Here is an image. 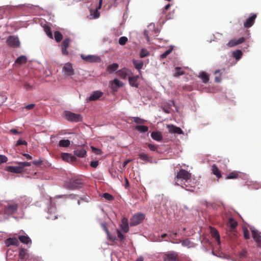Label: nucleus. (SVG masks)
Here are the masks:
<instances>
[{"label":"nucleus","mask_w":261,"mask_h":261,"mask_svg":"<svg viewBox=\"0 0 261 261\" xmlns=\"http://www.w3.org/2000/svg\"><path fill=\"white\" fill-rule=\"evenodd\" d=\"M185 72L181 67H176L175 68V72L173 74L175 77H178L180 75L184 74Z\"/></svg>","instance_id":"obj_34"},{"label":"nucleus","mask_w":261,"mask_h":261,"mask_svg":"<svg viewBox=\"0 0 261 261\" xmlns=\"http://www.w3.org/2000/svg\"><path fill=\"white\" fill-rule=\"evenodd\" d=\"M34 107H35V105L32 103V104H29V105H28L27 106H26L25 107V108L28 110H31V109H32L33 108H34Z\"/></svg>","instance_id":"obj_63"},{"label":"nucleus","mask_w":261,"mask_h":261,"mask_svg":"<svg viewBox=\"0 0 261 261\" xmlns=\"http://www.w3.org/2000/svg\"><path fill=\"white\" fill-rule=\"evenodd\" d=\"M133 63L136 69L140 70L143 66V62L142 61H138L137 60H133Z\"/></svg>","instance_id":"obj_31"},{"label":"nucleus","mask_w":261,"mask_h":261,"mask_svg":"<svg viewBox=\"0 0 261 261\" xmlns=\"http://www.w3.org/2000/svg\"><path fill=\"white\" fill-rule=\"evenodd\" d=\"M65 118L70 121L80 122L82 121V117L79 114H75L70 112H66L65 115Z\"/></svg>","instance_id":"obj_4"},{"label":"nucleus","mask_w":261,"mask_h":261,"mask_svg":"<svg viewBox=\"0 0 261 261\" xmlns=\"http://www.w3.org/2000/svg\"><path fill=\"white\" fill-rule=\"evenodd\" d=\"M212 235L213 238H216L218 241H220V236L218 231L215 228H212L211 229Z\"/></svg>","instance_id":"obj_41"},{"label":"nucleus","mask_w":261,"mask_h":261,"mask_svg":"<svg viewBox=\"0 0 261 261\" xmlns=\"http://www.w3.org/2000/svg\"><path fill=\"white\" fill-rule=\"evenodd\" d=\"M127 40V37L124 36L121 37L119 39V43L121 45H124L126 43Z\"/></svg>","instance_id":"obj_47"},{"label":"nucleus","mask_w":261,"mask_h":261,"mask_svg":"<svg viewBox=\"0 0 261 261\" xmlns=\"http://www.w3.org/2000/svg\"><path fill=\"white\" fill-rule=\"evenodd\" d=\"M121 227L124 232H127L129 230L128 220L124 217L121 220Z\"/></svg>","instance_id":"obj_22"},{"label":"nucleus","mask_w":261,"mask_h":261,"mask_svg":"<svg viewBox=\"0 0 261 261\" xmlns=\"http://www.w3.org/2000/svg\"><path fill=\"white\" fill-rule=\"evenodd\" d=\"M245 40V39L243 37H241L238 39H232L228 42L227 45L229 47H233L244 42Z\"/></svg>","instance_id":"obj_19"},{"label":"nucleus","mask_w":261,"mask_h":261,"mask_svg":"<svg viewBox=\"0 0 261 261\" xmlns=\"http://www.w3.org/2000/svg\"><path fill=\"white\" fill-rule=\"evenodd\" d=\"M242 56V53L240 50H237L233 52V57L237 60H239Z\"/></svg>","instance_id":"obj_43"},{"label":"nucleus","mask_w":261,"mask_h":261,"mask_svg":"<svg viewBox=\"0 0 261 261\" xmlns=\"http://www.w3.org/2000/svg\"><path fill=\"white\" fill-rule=\"evenodd\" d=\"M18 208V205L16 203L8 204L5 206L4 212L7 215H12L15 213Z\"/></svg>","instance_id":"obj_6"},{"label":"nucleus","mask_w":261,"mask_h":261,"mask_svg":"<svg viewBox=\"0 0 261 261\" xmlns=\"http://www.w3.org/2000/svg\"><path fill=\"white\" fill-rule=\"evenodd\" d=\"M27 142L25 140H22L21 139H19L16 145V146H19V145H27Z\"/></svg>","instance_id":"obj_54"},{"label":"nucleus","mask_w":261,"mask_h":261,"mask_svg":"<svg viewBox=\"0 0 261 261\" xmlns=\"http://www.w3.org/2000/svg\"><path fill=\"white\" fill-rule=\"evenodd\" d=\"M82 183L79 179L73 180L71 181L70 186L73 189H78L82 187Z\"/></svg>","instance_id":"obj_25"},{"label":"nucleus","mask_w":261,"mask_h":261,"mask_svg":"<svg viewBox=\"0 0 261 261\" xmlns=\"http://www.w3.org/2000/svg\"><path fill=\"white\" fill-rule=\"evenodd\" d=\"M104 229H105L106 232H107L108 236L109 237V238L111 241L114 242L115 241H116L117 240L116 237L112 236L110 235V233L108 228H107L106 226H105V225L104 226Z\"/></svg>","instance_id":"obj_46"},{"label":"nucleus","mask_w":261,"mask_h":261,"mask_svg":"<svg viewBox=\"0 0 261 261\" xmlns=\"http://www.w3.org/2000/svg\"><path fill=\"white\" fill-rule=\"evenodd\" d=\"M23 88L27 90H29L33 89V86L31 85L29 83L25 82L23 84Z\"/></svg>","instance_id":"obj_57"},{"label":"nucleus","mask_w":261,"mask_h":261,"mask_svg":"<svg viewBox=\"0 0 261 261\" xmlns=\"http://www.w3.org/2000/svg\"><path fill=\"white\" fill-rule=\"evenodd\" d=\"M81 57L84 61L90 63L99 62L100 60V58L94 55L86 56L82 54Z\"/></svg>","instance_id":"obj_14"},{"label":"nucleus","mask_w":261,"mask_h":261,"mask_svg":"<svg viewBox=\"0 0 261 261\" xmlns=\"http://www.w3.org/2000/svg\"><path fill=\"white\" fill-rule=\"evenodd\" d=\"M8 161V158L4 155L0 154V165L2 163H6Z\"/></svg>","instance_id":"obj_55"},{"label":"nucleus","mask_w":261,"mask_h":261,"mask_svg":"<svg viewBox=\"0 0 261 261\" xmlns=\"http://www.w3.org/2000/svg\"><path fill=\"white\" fill-rule=\"evenodd\" d=\"M153 31L155 34L158 33L159 32L158 29H155L154 24H150L148 27L147 29L145 30L144 32V34L145 36L148 41H149V35H151Z\"/></svg>","instance_id":"obj_9"},{"label":"nucleus","mask_w":261,"mask_h":261,"mask_svg":"<svg viewBox=\"0 0 261 261\" xmlns=\"http://www.w3.org/2000/svg\"><path fill=\"white\" fill-rule=\"evenodd\" d=\"M5 244L7 247H9L11 245L18 246L19 244V242L16 238H9L5 241Z\"/></svg>","instance_id":"obj_18"},{"label":"nucleus","mask_w":261,"mask_h":261,"mask_svg":"<svg viewBox=\"0 0 261 261\" xmlns=\"http://www.w3.org/2000/svg\"><path fill=\"white\" fill-rule=\"evenodd\" d=\"M139 77V75L129 77L128 81L130 85L132 87H138L139 86V83L138 82Z\"/></svg>","instance_id":"obj_21"},{"label":"nucleus","mask_w":261,"mask_h":261,"mask_svg":"<svg viewBox=\"0 0 261 261\" xmlns=\"http://www.w3.org/2000/svg\"><path fill=\"white\" fill-rule=\"evenodd\" d=\"M113 84H114L115 85H116L118 87H121L123 86V83L119 80H118L117 79H115L113 82Z\"/></svg>","instance_id":"obj_52"},{"label":"nucleus","mask_w":261,"mask_h":261,"mask_svg":"<svg viewBox=\"0 0 261 261\" xmlns=\"http://www.w3.org/2000/svg\"><path fill=\"white\" fill-rule=\"evenodd\" d=\"M119 67V65L117 63H113L109 65L107 68V70L109 71L110 73L115 71Z\"/></svg>","instance_id":"obj_30"},{"label":"nucleus","mask_w":261,"mask_h":261,"mask_svg":"<svg viewBox=\"0 0 261 261\" xmlns=\"http://www.w3.org/2000/svg\"><path fill=\"white\" fill-rule=\"evenodd\" d=\"M61 158L63 161L67 162L72 163L76 161L75 156L68 153H62L61 154Z\"/></svg>","instance_id":"obj_15"},{"label":"nucleus","mask_w":261,"mask_h":261,"mask_svg":"<svg viewBox=\"0 0 261 261\" xmlns=\"http://www.w3.org/2000/svg\"><path fill=\"white\" fill-rule=\"evenodd\" d=\"M145 218V215L141 213L134 215L130 219V225L136 226L141 223Z\"/></svg>","instance_id":"obj_3"},{"label":"nucleus","mask_w":261,"mask_h":261,"mask_svg":"<svg viewBox=\"0 0 261 261\" xmlns=\"http://www.w3.org/2000/svg\"><path fill=\"white\" fill-rule=\"evenodd\" d=\"M70 39L69 38L65 39L62 42V52L64 55H68V51L67 49L69 47Z\"/></svg>","instance_id":"obj_16"},{"label":"nucleus","mask_w":261,"mask_h":261,"mask_svg":"<svg viewBox=\"0 0 261 261\" xmlns=\"http://www.w3.org/2000/svg\"><path fill=\"white\" fill-rule=\"evenodd\" d=\"M62 72L65 76H71L74 74V70L72 65L69 62L65 64L63 66Z\"/></svg>","instance_id":"obj_5"},{"label":"nucleus","mask_w":261,"mask_h":261,"mask_svg":"<svg viewBox=\"0 0 261 261\" xmlns=\"http://www.w3.org/2000/svg\"><path fill=\"white\" fill-rule=\"evenodd\" d=\"M74 154L79 158H84L87 154V151L84 146H78L74 151Z\"/></svg>","instance_id":"obj_13"},{"label":"nucleus","mask_w":261,"mask_h":261,"mask_svg":"<svg viewBox=\"0 0 261 261\" xmlns=\"http://www.w3.org/2000/svg\"><path fill=\"white\" fill-rule=\"evenodd\" d=\"M133 120L134 122L139 124H143L146 122L145 120H144L138 117H133Z\"/></svg>","instance_id":"obj_42"},{"label":"nucleus","mask_w":261,"mask_h":261,"mask_svg":"<svg viewBox=\"0 0 261 261\" xmlns=\"http://www.w3.org/2000/svg\"><path fill=\"white\" fill-rule=\"evenodd\" d=\"M32 163L35 165H40L42 164V161H41V160H35L33 161Z\"/></svg>","instance_id":"obj_62"},{"label":"nucleus","mask_w":261,"mask_h":261,"mask_svg":"<svg viewBox=\"0 0 261 261\" xmlns=\"http://www.w3.org/2000/svg\"><path fill=\"white\" fill-rule=\"evenodd\" d=\"M70 142L69 140H61L59 142V145L63 147H67L69 146Z\"/></svg>","instance_id":"obj_35"},{"label":"nucleus","mask_w":261,"mask_h":261,"mask_svg":"<svg viewBox=\"0 0 261 261\" xmlns=\"http://www.w3.org/2000/svg\"><path fill=\"white\" fill-rule=\"evenodd\" d=\"M118 237L120 239L121 241H123L125 239V236L119 230H117Z\"/></svg>","instance_id":"obj_61"},{"label":"nucleus","mask_w":261,"mask_h":261,"mask_svg":"<svg viewBox=\"0 0 261 261\" xmlns=\"http://www.w3.org/2000/svg\"><path fill=\"white\" fill-rule=\"evenodd\" d=\"M239 177L238 172L233 171L228 173L226 177V179H236Z\"/></svg>","instance_id":"obj_37"},{"label":"nucleus","mask_w":261,"mask_h":261,"mask_svg":"<svg viewBox=\"0 0 261 261\" xmlns=\"http://www.w3.org/2000/svg\"><path fill=\"white\" fill-rule=\"evenodd\" d=\"M135 129L140 133H145L148 131V127L145 125H137Z\"/></svg>","instance_id":"obj_39"},{"label":"nucleus","mask_w":261,"mask_h":261,"mask_svg":"<svg viewBox=\"0 0 261 261\" xmlns=\"http://www.w3.org/2000/svg\"><path fill=\"white\" fill-rule=\"evenodd\" d=\"M92 151L97 154H101V150L98 148H95L94 147H91Z\"/></svg>","instance_id":"obj_58"},{"label":"nucleus","mask_w":261,"mask_h":261,"mask_svg":"<svg viewBox=\"0 0 261 261\" xmlns=\"http://www.w3.org/2000/svg\"><path fill=\"white\" fill-rule=\"evenodd\" d=\"M103 197L109 201H112L114 199L113 196L108 193H104L103 194Z\"/></svg>","instance_id":"obj_49"},{"label":"nucleus","mask_w":261,"mask_h":261,"mask_svg":"<svg viewBox=\"0 0 261 261\" xmlns=\"http://www.w3.org/2000/svg\"><path fill=\"white\" fill-rule=\"evenodd\" d=\"M102 0H99V4L98 6L97 7L96 9L94 10L93 15H94V18H98L99 16V12L98 11V9H100L101 8Z\"/></svg>","instance_id":"obj_36"},{"label":"nucleus","mask_w":261,"mask_h":261,"mask_svg":"<svg viewBox=\"0 0 261 261\" xmlns=\"http://www.w3.org/2000/svg\"><path fill=\"white\" fill-rule=\"evenodd\" d=\"M5 170L8 172L15 173H22V167L18 166H6L5 168Z\"/></svg>","instance_id":"obj_17"},{"label":"nucleus","mask_w":261,"mask_h":261,"mask_svg":"<svg viewBox=\"0 0 261 261\" xmlns=\"http://www.w3.org/2000/svg\"><path fill=\"white\" fill-rule=\"evenodd\" d=\"M55 39L57 42H60L63 38V35L59 31H56L54 34Z\"/></svg>","instance_id":"obj_40"},{"label":"nucleus","mask_w":261,"mask_h":261,"mask_svg":"<svg viewBox=\"0 0 261 261\" xmlns=\"http://www.w3.org/2000/svg\"><path fill=\"white\" fill-rule=\"evenodd\" d=\"M7 44L12 47H18L20 46V42L17 37L9 36L7 40Z\"/></svg>","instance_id":"obj_7"},{"label":"nucleus","mask_w":261,"mask_h":261,"mask_svg":"<svg viewBox=\"0 0 261 261\" xmlns=\"http://www.w3.org/2000/svg\"><path fill=\"white\" fill-rule=\"evenodd\" d=\"M164 261H178V254L174 251L164 254Z\"/></svg>","instance_id":"obj_8"},{"label":"nucleus","mask_w":261,"mask_h":261,"mask_svg":"<svg viewBox=\"0 0 261 261\" xmlns=\"http://www.w3.org/2000/svg\"><path fill=\"white\" fill-rule=\"evenodd\" d=\"M182 245L184 247L188 248H191L194 247V243L191 242L189 239H187L185 240H181L180 241Z\"/></svg>","instance_id":"obj_27"},{"label":"nucleus","mask_w":261,"mask_h":261,"mask_svg":"<svg viewBox=\"0 0 261 261\" xmlns=\"http://www.w3.org/2000/svg\"><path fill=\"white\" fill-rule=\"evenodd\" d=\"M167 128L169 133L170 134H184V132L181 129L177 127L173 124L167 125Z\"/></svg>","instance_id":"obj_11"},{"label":"nucleus","mask_w":261,"mask_h":261,"mask_svg":"<svg viewBox=\"0 0 261 261\" xmlns=\"http://www.w3.org/2000/svg\"><path fill=\"white\" fill-rule=\"evenodd\" d=\"M139 156L140 159L144 161H148L149 160V157L147 154L144 153H141L139 154Z\"/></svg>","instance_id":"obj_48"},{"label":"nucleus","mask_w":261,"mask_h":261,"mask_svg":"<svg viewBox=\"0 0 261 261\" xmlns=\"http://www.w3.org/2000/svg\"><path fill=\"white\" fill-rule=\"evenodd\" d=\"M256 16V14L251 13L250 16L244 22V27L245 28H249L252 27L254 23Z\"/></svg>","instance_id":"obj_12"},{"label":"nucleus","mask_w":261,"mask_h":261,"mask_svg":"<svg viewBox=\"0 0 261 261\" xmlns=\"http://www.w3.org/2000/svg\"><path fill=\"white\" fill-rule=\"evenodd\" d=\"M103 95V93L100 91H95L91 94L88 98L89 101H95L99 99Z\"/></svg>","instance_id":"obj_20"},{"label":"nucleus","mask_w":261,"mask_h":261,"mask_svg":"<svg viewBox=\"0 0 261 261\" xmlns=\"http://www.w3.org/2000/svg\"><path fill=\"white\" fill-rule=\"evenodd\" d=\"M117 74L122 79H125L127 77V73L126 69H122L117 71Z\"/></svg>","instance_id":"obj_38"},{"label":"nucleus","mask_w":261,"mask_h":261,"mask_svg":"<svg viewBox=\"0 0 261 261\" xmlns=\"http://www.w3.org/2000/svg\"><path fill=\"white\" fill-rule=\"evenodd\" d=\"M199 77L202 80L204 83H208L209 81V75L205 72H202L200 73Z\"/></svg>","instance_id":"obj_33"},{"label":"nucleus","mask_w":261,"mask_h":261,"mask_svg":"<svg viewBox=\"0 0 261 261\" xmlns=\"http://www.w3.org/2000/svg\"><path fill=\"white\" fill-rule=\"evenodd\" d=\"M98 165V161H92L91 162L90 166L93 168H96Z\"/></svg>","instance_id":"obj_59"},{"label":"nucleus","mask_w":261,"mask_h":261,"mask_svg":"<svg viewBox=\"0 0 261 261\" xmlns=\"http://www.w3.org/2000/svg\"><path fill=\"white\" fill-rule=\"evenodd\" d=\"M149 54V51L144 48H142L141 50L140 54V57L141 58H144L146 56H147Z\"/></svg>","instance_id":"obj_45"},{"label":"nucleus","mask_w":261,"mask_h":261,"mask_svg":"<svg viewBox=\"0 0 261 261\" xmlns=\"http://www.w3.org/2000/svg\"><path fill=\"white\" fill-rule=\"evenodd\" d=\"M27 61V57L25 56H20L15 61V63L19 65L25 64Z\"/></svg>","instance_id":"obj_32"},{"label":"nucleus","mask_w":261,"mask_h":261,"mask_svg":"<svg viewBox=\"0 0 261 261\" xmlns=\"http://www.w3.org/2000/svg\"><path fill=\"white\" fill-rule=\"evenodd\" d=\"M44 31L45 32L47 36L51 39H53V35L51 31V29L49 26L47 24H44L43 27Z\"/></svg>","instance_id":"obj_28"},{"label":"nucleus","mask_w":261,"mask_h":261,"mask_svg":"<svg viewBox=\"0 0 261 261\" xmlns=\"http://www.w3.org/2000/svg\"><path fill=\"white\" fill-rule=\"evenodd\" d=\"M147 146H148V148H149V149L152 151H155L157 149V146H155V145H153V144L148 143V144H147Z\"/></svg>","instance_id":"obj_60"},{"label":"nucleus","mask_w":261,"mask_h":261,"mask_svg":"<svg viewBox=\"0 0 261 261\" xmlns=\"http://www.w3.org/2000/svg\"><path fill=\"white\" fill-rule=\"evenodd\" d=\"M212 171L213 174L216 175L218 178L221 177V172L216 164L212 165Z\"/></svg>","instance_id":"obj_24"},{"label":"nucleus","mask_w":261,"mask_h":261,"mask_svg":"<svg viewBox=\"0 0 261 261\" xmlns=\"http://www.w3.org/2000/svg\"><path fill=\"white\" fill-rule=\"evenodd\" d=\"M243 234L244 237L246 240H248L250 238L249 230L247 228L243 229Z\"/></svg>","instance_id":"obj_50"},{"label":"nucleus","mask_w":261,"mask_h":261,"mask_svg":"<svg viewBox=\"0 0 261 261\" xmlns=\"http://www.w3.org/2000/svg\"><path fill=\"white\" fill-rule=\"evenodd\" d=\"M247 251L246 250L244 249L241 252H240L239 256L240 258H243L247 256Z\"/></svg>","instance_id":"obj_56"},{"label":"nucleus","mask_w":261,"mask_h":261,"mask_svg":"<svg viewBox=\"0 0 261 261\" xmlns=\"http://www.w3.org/2000/svg\"><path fill=\"white\" fill-rule=\"evenodd\" d=\"M227 225L228 227H230L231 230H233L237 227L238 225V222L236 220H234L232 218L230 217L228 219Z\"/></svg>","instance_id":"obj_23"},{"label":"nucleus","mask_w":261,"mask_h":261,"mask_svg":"<svg viewBox=\"0 0 261 261\" xmlns=\"http://www.w3.org/2000/svg\"><path fill=\"white\" fill-rule=\"evenodd\" d=\"M19 257L20 261H43L41 257L35 256L29 253L27 250L24 248L20 249Z\"/></svg>","instance_id":"obj_2"},{"label":"nucleus","mask_w":261,"mask_h":261,"mask_svg":"<svg viewBox=\"0 0 261 261\" xmlns=\"http://www.w3.org/2000/svg\"><path fill=\"white\" fill-rule=\"evenodd\" d=\"M220 72V70H217L215 72V74L216 75L215 77V81L216 82L219 83L221 81V76Z\"/></svg>","instance_id":"obj_44"},{"label":"nucleus","mask_w":261,"mask_h":261,"mask_svg":"<svg viewBox=\"0 0 261 261\" xmlns=\"http://www.w3.org/2000/svg\"><path fill=\"white\" fill-rule=\"evenodd\" d=\"M20 167H22V172H23V168L25 167H29L31 165V163L30 162H20L18 163Z\"/></svg>","instance_id":"obj_51"},{"label":"nucleus","mask_w":261,"mask_h":261,"mask_svg":"<svg viewBox=\"0 0 261 261\" xmlns=\"http://www.w3.org/2000/svg\"><path fill=\"white\" fill-rule=\"evenodd\" d=\"M18 239L23 244H28L29 243H31V240L28 236H19Z\"/></svg>","instance_id":"obj_29"},{"label":"nucleus","mask_w":261,"mask_h":261,"mask_svg":"<svg viewBox=\"0 0 261 261\" xmlns=\"http://www.w3.org/2000/svg\"><path fill=\"white\" fill-rule=\"evenodd\" d=\"M191 175L187 171L184 169H181L177 172L175 178V183L177 185L180 186L181 187L186 189V190L192 191L194 186H190V182L191 181Z\"/></svg>","instance_id":"obj_1"},{"label":"nucleus","mask_w":261,"mask_h":261,"mask_svg":"<svg viewBox=\"0 0 261 261\" xmlns=\"http://www.w3.org/2000/svg\"><path fill=\"white\" fill-rule=\"evenodd\" d=\"M151 138L157 141H160L162 140V135L160 132H153L151 134Z\"/></svg>","instance_id":"obj_26"},{"label":"nucleus","mask_w":261,"mask_h":261,"mask_svg":"<svg viewBox=\"0 0 261 261\" xmlns=\"http://www.w3.org/2000/svg\"><path fill=\"white\" fill-rule=\"evenodd\" d=\"M23 155L28 160H32V156H31L30 155H29V154H27V153H23Z\"/></svg>","instance_id":"obj_64"},{"label":"nucleus","mask_w":261,"mask_h":261,"mask_svg":"<svg viewBox=\"0 0 261 261\" xmlns=\"http://www.w3.org/2000/svg\"><path fill=\"white\" fill-rule=\"evenodd\" d=\"M252 238L256 244L257 247H261V236L257 230L251 229Z\"/></svg>","instance_id":"obj_10"},{"label":"nucleus","mask_w":261,"mask_h":261,"mask_svg":"<svg viewBox=\"0 0 261 261\" xmlns=\"http://www.w3.org/2000/svg\"><path fill=\"white\" fill-rule=\"evenodd\" d=\"M173 46L170 45L169 47V48L167 50L164 51V58H165L167 56L169 55L172 52V50L173 49Z\"/></svg>","instance_id":"obj_53"}]
</instances>
